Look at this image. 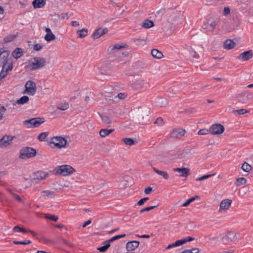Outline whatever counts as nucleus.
I'll use <instances>...</instances> for the list:
<instances>
[{"mask_svg":"<svg viewBox=\"0 0 253 253\" xmlns=\"http://www.w3.org/2000/svg\"><path fill=\"white\" fill-rule=\"evenodd\" d=\"M46 65V60L41 57H35L30 59L28 62L27 67L33 71L44 67Z\"/></svg>","mask_w":253,"mask_h":253,"instance_id":"nucleus-1","label":"nucleus"},{"mask_svg":"<svg viewBox=\"0 0 253 253\" xmlns=\"http://www.w3.org/2000/svg\"><path fill=\"white\" fill-rule=\"evenodd\" d=\"M53 171L56 175L67 176L74 173L76 170L70 165H63L56 167Z\"/></svg>","mask_w":253,"mask_h":253,"instance_id":"nucleus-2","label":"nucleus"},{"mask_svg":"<svg viewBox=\"0 0 253 253\" xmlns=\"http://www.w3.org/2000/svg\"><path fill=\"white\" fill-rule=\"evenodd\" d=\"M49 144L51 148H64L67 145V140L61 136H54L50 139Z\"/></svg>","mask_w":253,"mask_h":253,"instance_id":"nucleus-3","label":"nucleus"},{"mask_svg":"<svg viewBox=\"0 0 253 253\" xmlns=\"http://www.w3.org/2000/svg\"><path fill=\"white\" fill-rule=\"evenodd\" d=\"M8 52L3 50L2 57L1 58H0V65H2L3 70H4L7 72L11 71L13 68L11 61L8 59Z\"/></svg>","mask_w":253,"mask_h":253,"instance_id":"nucleus-4","label":"nucleus"},{"mask_svg":"<svg viewBox=\"0 0 253 253\" xmlns=\"http://www.w3.org/2000/svg\"><path fill=\"white\" fill-rule=\"evenodd\" d=\"M44 122V119L40 118H32L25 120L23 122V125L27 128L36 127L40 126Z\"/></svg>","mask_w":253,"mask_h":253,"instance_id":"nucleus-5","label":"nucleus"},{"mask_svg":"<svg viewBox=\"0 0 253 253\" xmlns=\"http://www.w3.org/2000/svg\"><path fill=\"white\" fill-rule=\"evenodd\" d=\"M36 154L35 149L31 147H24L20 152V158L23 159L34 157Z\"/></svg>","mask_w":253,"mask_h":253,"instance_id":"nucleus-6","label":"nucleus"},{"mask_svg":"<svg viewBox=\"0 0 253 253\" xmlns=\"http://www.w3.org/2000/svg\"><path fill=\"white\" fill-rule=\"evenodd\" d=\"M25 90L24 91V93L30 95H34L37 90L36 84L35 83L31 80L28 81L25 85Z\"/></svg>","mask_w":253,"mask_h":253,"instance_id":"nucleus-7","label":"nucleus"},{"mask_svg":"<svg viewBox=\"0 0 253 253\" xmlns=\"http://www.w3.org/2000/svg\"><path fill=\"white\" fill-rule=\"evenodd\" d=\"M238 97L241 102L246 103L253 98V92L250 90H245L239 94Z\"/></svg>","mask_w":253,"mask_h":253,"instance_id":"nucleus-8","label":"nucleus"},{"mask_svg":"<svg viewBox=\"0 0 253 253\" xmlns=\"http://www.w3.org/2000/svg\"><path fill=\"white\" fill-rule=\"evenodd\" d=\"M224 130V127L221 124H215L212 125L209 128L210 132L214 135L222 134Z\"/></svg>","mask_w":253,"mask_h":253,"instance_id":"nucleus-9","label":"nucleus"},{"mask_svg":"<svg viewBox=\"0 0 253 253\" xmlns=\"http://www.w3.org/2000/svg\"><path fill=\"white\" fill-rule=\"evenodd\" d=\"M14 139L11 135H5L0 139V148H5L10 146Z\"/></svg>","mask_w":253,"mask_h":253,"instance_id":"nucleus-10","label":"nucleus"},{"mask_svg":"<svg viewBox=\"0 0 253 253\" xmlns=\"http://www.w3.org/2000/svg\"><path fill=\"white\" fill-rule=\"evenodd\" d=\"M49 175L47 171H38L33 173L32 177L33 179L37 180H42L45 179Z\"/></svg>","mask_w":253,"mask_h":253,"instance_id":"nucleus-11","label":"nucleus"},{"mask_svg":"<svg viewBox=\"0 0 253 253\" xmlns=\"http://www.w3.org/2000/svg\"><path fill=\"white\" fill-rule=\"evenodd\" d=\"M108 29L106 27H100L97 28L93 33L92 37L94 39H97L100 38L101 36L105 34L108 32Z\"/></svg>","mask_w":253,"mask_h":253,"instance_id":"nucleus-12","label":"nucleus"},{"mask_svg":"<svg viewBox=\"0 0 253 253\" xmlns=\"http://www.w3.org/2000/svg\"><path fill=\"white\" fill-rule=\"evenodd\" d=\"M232 200L230 199H225L221 201L219 205V211L227 210L231 206Z\"/></svg>","mask_w":253,"mask_h":253,"instance_id":"nucleus-13","label":"nucleus"},{"mask_svg":"<svg viewBox=\"0 0 253 253\" xmlns=\"http://www.w3.org/2000/svg\"><path fill=\"white\" fill-rule=\"evenodd\" d=\"M253 53L252 50H248L245 51L240 54L238 56L237 59L241 60V61H247L253 57Z\"/></svg>","mask_w":253,"mask_h":253,"instance_id":"nucleus-14","label":"nucleus"},{"mask_svg":"<svg viewBox=\"0 0 253 253\" xmlns=\"http://www.w3.org/2000/svg\"><path fill=\"white\" fill-rule=\"evenodd\" d=\"M175 172L179 173V176L181 177H187L189 173L190 169L187 168H174L172 169Z\"/></svg>","mask_w":253,"mask_h":253,"instance_id":"nucleus-15","label":"nucleus"},{"mask_svg":"<svg viewBox=\"0 0 253 253\" xmlns=\"http://www.w3.org/2000/svg\"><path fill=\"white\" fill-rule=\"evenodd\" d=\"M45 31L47 33L44 36V39L46 41L49 42L56 39V36L53 34L49 28H46Z\"/></svg>","mask_w":253,"mask_h":253,"instance_id":"nucleus-16","label":"nucleus"},{"mask_svg":"<svg viewBox=\"0 0 253 253\" xmlns=\"http://www.w3.org/2000/svg\"><path fill=\"white\" fill-rule=\"evenodd\" d=\"M147 83L144 81L139 79L136 80L132 84V87L135 89H140L144 86H146Z\"/></svg>","mask_w":253,"mask_h":253,"instance_id":"nucleus-17","label":"nucleus"},{"mask_svg":"<svg viewBox=\"0 0 253 253\" xmlns=\"http://www.w3.org/2000/svg\"><path fill=\"white\" fill-rule=\"evenodd\" d=\"M139 245V242L138 241H130L126 244V248L128 251H132L137 248Z\"/></svg>","mask_w":253,"mask_h":253,"instance_id":"nucleus-18","label":"nucleus"},{"mask_svg":"<svg viewBox=\"0 0 253 253\" xmlns=\"http://www.w3.org/2000/svg\"><path fill=\"white\" fill-rule=\"evenodd\" d=\"M185 130L181 128H176L173 129L171 133V135L175 138H180L185 134Z\"/></svg>","mask_w":253,"mask_h":253,"instance_id":"nucleus-19","label":"nucleus"},{"mask_svg":"<svg viewBox=\"0 0 253 253\" xmlns=\"http://www.w3.org/2000/svg\"><path fill=\"white\" fill-rule=\"evenodd\" d=\"M235 239V234L233 232H228L227 234L223 237L222 241L224 243L228 244L229 241H232Z\"/></svg>","mask_w":253,"mask_h":253,"instance_id":"nucleus-20","label":"nucleus"},{"mask_svg":"<svg viewBox=\"0 0 253 253\" xmlns=\"http://www.w3.org/2000/svg\"><path fill=\"white\" fill-rule=\"evenodd\" d=\"M152 169L156 173L162 176L165 179H169V175L167 171L159 170L155 167H152Z\"/></svg>","mask_w":253,"mask_h":253,"instance_id":"nucleus-21","label":"nucleus"},{"mask_svg":"<svg viewBox=\"0 0 253 253\" xmlns=\"http://www.w3.org/2000/svg\"><path fill=\"white\" fill-rule=\"evenodd\" d=\"M46 0H34L32 4L35 8H42L45 3Z\"/></svg>","mask_w":253,"mask_h":253,"instance_id":"nucleus-22","label":"nucleus"},{"mask_svg":"<svg viewBox=\"0 0 253 253\" xmlns=\"http://www.w3.org/2000/svg\"><path fill=\"white\" fill-rule=\"evenodd\" d=\"M156 105L160 107L166 106L168 103L167 99L163 97H159L156 100Z\"/></svg>","mask_w":253,"mask_h":253,"instance_id":"nucleus-23","label":"nucleus"},{"mask_svg":"<svg viewBox=\"0 0 253 253\" xmlns=\"http://www.w3.org/2000/svg\"><path fill=\"white\" fill-rule=\"evenodd\" d=\"M12 55L15 59H18L23 55V51L21 48H16L12 52Z\"/></svg>","mask_w":253,"mask_h":253,"instance_id":"nucleus-24","label":"nucleus"},{"mask_svg":"<svg viewBox=\"0 0 253 253\" xmlns=\"http://www.w3.org/2000/svg\"><path fill=\"white\" fill-rule=\"evenodd\" d=\"M141 26L144 28L148 29L154 26V23L152 21L145 19L141 23Z\"/></svg>","mask_w":253,"mask_h":253,"instance_id":"nucleus-25","label":"nucleus"},{"mask_svg":"<svg viewBox=\"0 0 253 253\" xmlns=\"http://www.w3.org/2000/svg\"><path fill=\"white\" fill-rule=\"evenodd\" d=\"M151 54L154 57L157 59H161L163 56L162 52L156 49H153L152 50Z\"/></svg>","mask_w":253,"mask_h":253,"instance_id":"nucleus-26","label":"nucleus"},{"mask_svg":"<svg viewBox=\"0 0 253 253\" xmlns=\"http://www.w3.org/2000/svg\"><path fill=\"white\" fill-rule=\"evenodd\" d=\"M235 42L231 40H226L224 43V47L226 49H230L234 47Z\"/></svg>","mask_w":253,"mask_h":253,"instance_id":"nucleus-27","label":"nucleus"},{"mask_svg":"<svg viewBox=\"0 0 253 253\" xmlns=\"http://www.w3.org/2000/svg\"><path fill=\"white\" fill-rule=\"evenodd\" d=\"M114 129H101L99 131V134L102 137H105L108 135L110 133L114 131Z\"/></svg>","mask_w":253,"mask_h":253,"instance_id":"nucleus-28","label":"nucleus"},{"mask_svg":"<svg viewBox=\"0 0 253 253\" xmlns=\"http://www.w3.org/2000/svg\"><path fill=\"white\" fill-rule=\"evenodd\" d=\"M100 116L103 123L108 126H110L112 123L111 119L107 116L101 115Z\"/></svg>","mask_w":253,"mask_h":253,"instance_id":"nucleus-29","label":"nucleus"},{"mask_svg":"<svg viewBox=\"0 0 253 253\" xmlns=\"http://www.w3.org/2000/svg\"><path fill=\"white\" fill-rule=\"evenodd\" d=\"M125 47V45L124 44H116L114 45H110L109 48L108 50L111 52H113L114 50L115 49H120L123 48Z\"/></svg>","mask_w":253,"mask_h":253,"instance_id":"nucleus-30","label":"nucleus"},{"mask_svg":"<svg viewBox=\"0 0 253 253\" xmlns=\"http://www.w3.org/2000/svg\"><path fill=\"white\" fill-rule=\"evenodd\" d=\"M110 246V243L106 241L103 243V246L97 248V250L100 252H105Z\"/></svg>","mask_w":253,"mask_h":253,"instance_id":"nucleus-31","label":"nucleus"},{"mask_svg":"<svg viewBox=\"0 0 253 253\" xmlns=\"http://www.w3.org/2000/svg\"><path fill=\"white\" fill-rule=\"evenodd\" d=\"M13 230L15 232H23V233L29 232L33 235H35V233L34 231H32L31 230L27 231L26 230L23 229L18 226H15L13 228Z\"/></svg>","mask_w":253,"mask_h":253,"instance_id":"nucleus-32","label":"nucleus"},{"mask_svg":"<svg viewBox=\"0 0 253 253\" xmlns=\"http://www.w3.org/2000/svg\"><path fill=\"white\" fill-rule=\"evenodd\" d=\"M29 100V97L25 95L18 99L16 101V103L19 105H23L27 103Z\"/></svg>","mask_w":253,"mask_h":253,"instance_id":"nucleus-33","label":"nucleus"},{"mask_svg":"<svg viewBox=\"0 0 253 253\" xmlns=\"http://www.w3.org/2000/svg\"><path fill=\"white\" fill-rule=\"evenodd\" d=\"M87 32H88L87 30L85 28H84L83 29L78 30L77 32V33L79 38H83L87 36Z\"/></svg>","mask_w":253,"mask_h":253,"instance_id":"nucleus-34","label":"nucleus"},{"mask_svg":"<svg viewBox=\"0 0 253 253\" xmlns=\"http://www.w3.org/2000/svg\"><path fill=\"white\" fill-rule=\"evenodd\" d=\"M42 196L43 197H53L54 195V193L53 191H50L49 190H44V191H42Z\"/></svg>","mask_w":253,"mask_h":253,"instance_id":"nucleus-35","label":"nucleus"},{"mask_svg":"<svg viewBox=\"0 0 253 253\" xmlns=\"http://www.w3.org/2000/svg\"><path fill=\"white\" fill-rule=\"evenodd\" d=\"M246 179L244 177H240L236 180L235 184L236 186L238 187L246 184Z\"/></svg>","mask_w":253,"mask_h":253,"instance_id":"nucleus-36","label":"nucleus"},{"mask_svg":"<svg viewBox=\"0 0 253 253\" xmlns=\"http://www.w3.org/2000/svg\"><path fill=\"white\" fill-rule=\"evenodd\" d=\"M48 135V132H45L41 133L38 136V139L41 141H44Z\"/></svg>","mask_w":253,"mask_h":253,"instance_id":"nucleus-37","label":"nucleus"},{"mask_svg":"<svg viewBox=\"0 0 253 253\" xmlns=\"http://www.w3.org/2000/svg\"><path fill=\"white\" fill-rule=\"evenodd\" d=\"M122 141L126 145L129 146H131L134 144V140L130 138H123Z\"/></svg>","mask_w":253,"mask_h":253,"instance_id":"nucleus-38","label":"nucleus"},{"mask_svg":"<svg viewBox=\"0 0 253 253\" xmlns=\"http://www.w3.org/2000/svg\"><path fill=\"white\" fill-rule=\"evenodd\" d=\"M69 106V104L67 103H63L59 104L57 106V109L62 110V111H65L67 109H68Z\"/></svg>","mask_w":253,"mask_h":253,"instance_id":"nucleus-39","label":"nucleus"},{"mask_svg":"<svg viewBox=\"0 0 253 253\" xmlns=\"http://www.w3.org/2000/svg\"><path fill=\"white\" fill-rule=\"evenodd\" d=\"M126 236V234H122L116 235L112 238H111L109 240H107L110 243V242H112L116 240L122 238H124Z\"/></svg>","mask_w":253,"mask_h":253,"instance_id":"nucleus-40","label":"nucleus"},{"mask_svg":"<svg viewBox=\"0 0 253 253\" xmlns=\"http://www.w3.org/2000/svg\"><path fill=\"white\" fill-rule=\"evenodd\" d=\"M242 169L248 172L251 169V166L247 163H244L242 166Z\"/></svg>","mask_w":253,"mask_h":253,"instance_id":"nucleus-41","label":"nucleus"},{"mask_svg":"<svg viewBox=\"0 0 253 253\" xmlns=\"http://www.w3.org/2000/svg\"><path fill=\"white\" fill-rule=\"evenodd\" d=\"M189 52L191 56L192 57L196 59H199L200 58L199 55L197 54V52L192 48H190V49L189 50Z\"/></svg>","mask_w":253,"mask_h":253,"instance_id":"nucleus-42","label":"nucleus"},{"mask_svg":"<svg viewBox=\"0 0 253 253\" xmlns=\"http://www.w3.org/2000/svg\"><path fill=\"white\" fill-rule=\"evenodd\" d=\"M44 217L46 219H48L52 221H56L58 219V217L57 216L49 214H45L44 215Z\"/></svg>","mask_w":253,"mask_h":253,"instance_id":"nucleus-43","label":"nucleus"},{"mask_svg":"<svg viewBox=\"0 0 253 253\" xmlns=\"http://www.w3.org/2000/svg\"><path fill=\"white\" fill-rule=\"evenodd\" d=\"M199 250L197 248H193L191 250H185L180 253H198Z\"/></svg>","mask_w":253,"mask_h":253,"instance_id":"nucleus-44","label":"nucleus"},{"mask_svg":"<svg viewBox=\"0 0 253 253\" xmlns=\"http://www.w3.org/2000/svg\"><path fill=\"white\" fill-rule=\"evenodd\" d=\"M31 243V242L30 240H26L24 241H14L13 242V243L15 245H26L28 244H29Z\"/></svg>","mask_w":253,"mask_h":253,"instance_id":"nucleus-45","label":"nucleus"},{"mask_svg":"<svg viewBox=\"0 0 253 253\" xmlns=\"http://www.w3.org/2000/svg\"><path fill=\"white\" fill-rule=\"evenodd\" d=\"M214 175V174L204 175H203L202 176H201V177H199L197 178L196 179V181L203 180L208 179V178L211 177V176H212V175Z\"/></svg>","mask_w":253,"mask_h":253,"instance_id":"nucleus-46","label":"nucleus"},{"mask_svg":"<svg viewBox=\"0 0 253 253\" xmlns=\"http://www.w3.org/2000/svg\"><path fill=\"white\" fill-rule=\"evenodd\" d=\"M157 207V206H150V207L145 208L144 209H141L140 211V213H142V212H144L145 211H150V210H152L155 209Z\"/></svg>","mask_w":253,"mask_h":253,"instance_id":"nucleus-47","label":"nucleus"},{"mask_svg":"<svg viewBox=\"0 0 253 253\" xmlns=\"http://www.w3.org/2000/svg\"><path fill=\"white\" fill-rule=\"evenodd\" d=\"M70 16L68 13H63L58 16V18L60 19H67L70 17Z\"/></svg>","mask_w":253,"mask_h":253,"instance_id":"nucleus-48","label":"nucleus"},{"mask_svg":"<svg viewBox=\"0 0 253 253\" xmlns=\"http://www.w3.org/2000/svg\"><path fill=\"white\" fill-rule=\"evenodd\" d=\"M133 40L136 45H143L144 43H145V41L142 39L136 38L134 39Z\"/></svg>","mask_w":253,"mask_h":253,"instance_id":"nucleus-49","label":"nucleus"},{"mask_svg":"<svg viewBox=\"0 0 253 253\" xmlns=\"http://www.w3.org/2000/svg\"><path fill=\"white\" fill-rule=\"evenodd\" d=\"M195 199V198L194 197H191V198H189L186 202H185V203H184L182 204V207H187Z\"/></svg>","mask_w":253,"mask_h":253,"instance_id":"nucleus-50","label":"nucleus"},{"mask_svg":"<svg viewBox=\"0 0 253 253\" xmlns=\"http://www.w3.org/2000/svg\"><path fill=\"white\" fill-rule=\"evenodd\" d=\"M15 36L14 35H9L4 39V42H10L12 41L15 38Z\"/></svg>","mask_w":253,"mask_h":253,"instance_id":"nucleus-51","label":"nucleus"},{"mask_svg":"<svg viewBox=\"0 0 253 253\" xmlns=\"http://www.w3.org/2000/svg\"><path fill=\"white\" fill-rule=\"evenodd\" d=\"M234 112L237 113L239 115H243L248 112V111L244 109H242L240 110H236L234 111Z\"/></svg>","mask_w":253,"mask_h":253,"instance_id":"nucleus-52","label":"nucleus"},{"mask_svg":"<svg viewBox=\"0 0 253 253\" xmlns=\"http://www.w3.org/2000/svg\"><path fill=\"white\" fill-rule=\"evenodd\" d=\"M209 132H210L209 130L207 129H201L198 131V134L199 135H206L208 134Z\"/></svg>","mask_w":253,"mask_h":253,"instance_id":"nucleus-53","label":"nucleus"},{"mask_svg":"<svg viewBox=\"0 0 253 253\" xmlns=\"http://www.w3.org/2000/svg\"><path fill=\"white\" fill-rule=\"evenodd\" d=\"M177 246H180L181 245H183L184 244L186 243V241L185 240L184 238L181 239L180 240H177L176 241Z\"/></svg>","mask_w":253,"mask_h":253,"instance_id":"nucleus-54","label":"nucleus"},{"mask_svg":"<svg viewBox=\"0 0 253 253\" xmlns=\"http://www.w3.org/2000/svg\"><path fill=\"white\" fill-rule=\"evenodd\" d=\"M127 96V94L126 93H119L117 95V97L120 99H124L126 98Z\"/></svg>","mask_w":253,"mask_h":253,"instance_id":"nucleus-55","label":"nucleus"},{"mask_svg":"<svg viewBox=\"0 0 253 253\" xmlns=\"http://www.w3.org/2000/svg\"><path fill=\"white\" fill-rule=\"evenodd\" d=\"M6 109L4 107H0V120L2 119L3 115L5 112Z\"/></svg>","mask_w":253,"mask_h":253,"instance_id":"nucleus-56","label":"nucleus"},{"mask_svg":"<svg viewBox=\"0 0 253 253\" xmlns=\"http://www.w3.org/2000/svg\"><path fill=\"white\" fill-rule=\"evenodd\" d=\"M42 48V46L40 43H37V44H35L34 45V47H33L34 49L36 51H39Z\"/></svg>","mask_w":253,"mask_h":253,"instance_id":"nucleus-57","label":"nucleus"},{"mask_svg":"<svg viewBox=\"0 0 253 253\" xmlns=\"http://www.w3.org/2000/svg\"><path fill=\"white\" fill-rule=\"evenodd\" d=\"M149 198L148 197H145L143 199H141L137 203V205L138 206H141L146 201H147Z\"/></svg>","mask_w":253,"mask_h":253,"instance_id":"nucleus-58","label":"nucleus"},{"mask_svg":"<svg viewBox=\"0 0 253 253\" xmlns=\"http://www.w3.org/2000/svg\"><path fill=\"white\" fill-rule=\"evenodd\" d=\"M155 124L162 126L163 124V120L161 118H158L155 122Z\"/></svg>","mask_w":253,"mask_h":253,"instance_id":"nucleus-59","label":"nucleus"},{"mask_svg":"<svg viewBox=\"0 0 253 253\" xmlns=\"http://www.w3.org/2000/svg\"><path fill=\"white\" fill-rule=\"evenodd\" d=\"M152 191V188L150 186H149L145 188L144 190V192L146 194H150Z\"/></svg>","mask_w":253,"mask_h":253,"instance_id":"nucleus-60","label":"nucleus"},{"mask_svg":"<svg viewBox=\"0 0 253 253\" xmlns=\"http://www.w3.org/2000/svg\"><path fill=\"white\" fill-rule=\"evenodd\" d=\"M177 247V245H176V242L173 243H172L171 244H169V245L167 247H166V250H168V249H171L172 248H174V247Z\"/></svg>","mask_w":253,"mask_h":253,"instance_id":"nucleus-61","label":"nucleus"},{"mask_svg":"<svg viewBox=\"0 0 253 253\" xmlns=\"http://www.w3.org/2000/svg\"><path fill=\"white\" fill-rule=\"evenodd\" d=\"M7 72L5 71L4 70L2 69L1 72H0V75L1 76L2 78H4L7 75Z\"/></svg>","mask_w":253,"mask_h":253,"instance_id":"nucleus-62","label":"nucleus"},{"mask_svg":"<svg viewBox=\"0 0 253 253\" xmlns=\"http://www.w3.org/2000/svg\"><path fill=\"white\" fill-rule=\"evenodd\" d=\"M230 9L228 7H224L223 10V14L224 15H227L230 13Z\"/></svg>","mask_w":253,"mask_h":253,"instance_id":"nucleus-63","label":"nucleus"},{"mask_svg":"<svg viewBox=\"0 0 253 253\" xmlns=\"http://www.w3.org/2000/svg\"><path fill=\"white\" fill-rule=\"evenodd\" d=\"M184 239L186 241V243L187 242H191V241H194L195 240V239L194 238L190 237V236L186 237L184 238Z\"/></svg>","mask_w":253,"mask_h":253,"instance_id":"nucleus-64","label":"nucleus"}]
</instances>
